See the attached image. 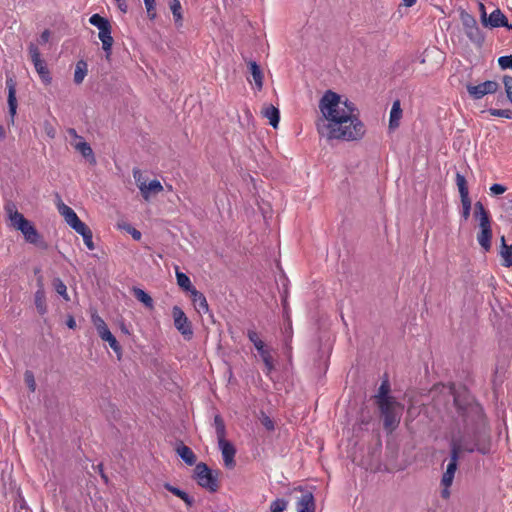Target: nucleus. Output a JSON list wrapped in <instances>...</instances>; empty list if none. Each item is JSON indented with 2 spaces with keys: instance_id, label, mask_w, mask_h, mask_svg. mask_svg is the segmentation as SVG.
<instances>
[{
  "instance_id": "nucleus-1",
  "label": "nucleus",
  "mask_w": 512,
  "mask_h": 512,
  "mask_svg": "<svg viewBox=\"0 0 512 512\" xmlns=\"http://www.w3.org/2000/svg\"><path fill=\"white\" fill-rule=\"evenodd\" d=\"M322 117L316 127L319 135L327 140L354 141L365 134L364 124L358 118L353 102L327 90L319 101Z\"/></svg>"
},
{
  "instance_id": "nucleus-2",
  "label": "nucleus",
  "mask_w": 512,
  "mask_h": 512,
  "mask_svg": "<svg viewBox=\"0 0 512 512\" xmlns=\"http://www.w3.org/2000/svg\"><path fill=\"white\" fill-rule=\"evenodd\" d=\"M4 210L11 226L22 233L26 242L41 247L45 246L40 233L37 231L33 223L26 219L24 215L17 210L14 203H7L4 206Z\"/></svg>"
},
{
  "instance_id": "nucleus-3",
  "label": "nucleus",
  "mask_w": 512,
  "mask_h": 512,
  "mask_svg": "<svg viewBox=\"0 0 512 512\" xmlns=\"http://www.w3.org/2000/svg\"><path fill=\"white\" fill-rule=\"evenodd\" d=\"M474 216L479 221V233L477 241L484 252L491 249L492 228L489 212L485 209L482 202L478 201L474 205Z\"/></svg>"
},
{
  "instance_id": "nucleus-4",
  "label": "nucleus",
  "mask_w": 512,
  "mask_h": 512,
  "mask_svg": "<svg viewBox=\"0 0 512 512\" xmlns=\"http://www.w3.org/2000/svg\"><path fill=\"white\" fill-rule=\"evenodd\" d=\"M383 417L384 429L388 433H392L400 424L404 407L398 401L383 403L378 405Z\"/></svg>"
},
{
  "instance_id": "nucleus-5",
  "label": "nucleus",
  "mask_w": 512,
  "mask_h": 512,
  "mask_svg": "<svg viewBox=\"0 0 512 512\" xmlns=\"http://www.w3.org/2000/svg\"><path fill=\"white\" fill-rule=\"evenodd\" d=\"M194 479L200 487L208 490L209 492H216L218 490L219 485L217 473H214L203 462L196 464L194 469Z\"/></svg>"
},
{
  "instance_id": "nucleus-6",
  "label": "nucleus",
  "mask_w": 512,
  "mask_h": 512,
  "mask_svg": "<svg viewBox=\"0 0 512 512\" xmlns=\"http://www.w3.org/2000/svg\"><path fill=\"white\" fill-rule=\"evenodd\" d=\"M247 337L253 343L265 365V374L269 375L275 368L271 349L260 339L259 334L254 329L247 331Z\"/></svg>"
},
{
  "instance_id": "nucleus-7",
  "label": "nucleus",
  "mask_w": 512,
  "mask_h": 512,
  "mask_svg": "<svg viewBox=\"0 0 512 512\" xmlns=\"http://www.w3.org/2000/svg\"><path fill=\"white\" fill-rule=\"evenodd\" d=\"M460 20L462 22L464 32L469 40L478 46H482L485 37L481 32L477 21L474 16L466 12L465 10L460 11Z\"/></svg>"
},
{
  "instance_id": "nucleus-8",
  "label": "nucleus",
  "mask_w": 512,
  "mask_h": 512,
  "mask_svg": "<svg viewBox=\"0 0 512 512\" xmlns=\"http://www.w3.org/2000/svg\"><path fill=\"white\" fill-rule=\"evenodd\" d=\"M466 89L472 99L479 100L487 94L496 93L499 89V84L496 81L487 80L478 85L468 84Z\"/></svg>"
},
{
  "instance_id": "nucleus-9",
  "label": "nucleus",
  "mask_w": 512,
  "mask_h": 512,
  "mask_svg": "<svg viewBox=\"0 0 512 512\" xmlns=\"http://www.w3.org/2000/svg\"><path fill=\"white\" fill-rule=\"evenodd\" d=\"M172 315L174 319L175 328L183 335L187 340H190L193 336V330L190 321L179 306H174L172 309Z\"/></svg>"
},
{
  "instance_id": "nucleus-10",
  "label": "nucleus",
  "mask_w": 512,
  "mask_h": 512,
  "mask_svg": "<svg viewBox=\"0 0 512 512\" xmlns=\"http://www.w3.org/2000/svg\"><path fill=\"white\" fill-rule=\"evenodd\" d=\"M459 453H460V446L456 443H453L452 448H451V458L447 465L446 471L444 472L442 479H441V484L443 486H451L452 485L454 475H455V472L457 469V461L459 458Z\"/></svg>"
},
{
  "instance_id": "nucleus-11",
  "label": "nucleus",
  "mask_w": 512,
  "mask_h": 512,
  "mask_svg": "<svg viewBox=\"0 0 512 512\" xmlns=\"http://www.w3.org/2000/svg\"><path fill=\"white\" fill-rule=\"evenodd\" d=\"M56 207L61 216L64 217L66 223L75 231L84 222L80 220L75 211L66 205L59 196H57Z\"/></svg>"
},
{
  "instance_id": "nucleus-12",
  "label": "nucleus",
  "mask_w": 512,
  "mask_h": 512,
  "mask_svg": "<svg viewBox=\"0 0 512 512\" xmlns=\"http://www.w3.org/2000/svg\"><path fill=\"white\" fill-rule=\"evenodd\" d=\"M482 24L486 27H491V28L505 27L508 30H512V24H508L506 16L498 8L495 9L489 15V17H486V21L482 22Z\"/></svg>"
},
{
  "instance_id": "nucleus-13",
  "label": "nucleus",
  "mask_w": 512,
  "mask_h": 512,
  "mask_svg": "<svg viewBox=\"0 0 512 512\" xmlns=\"http://www.w3.org/2000/svg\"><path fill=\"white\" fill-rule=\"evenodd\" d=\"M219 449L221 450L224 464L227 468H233L235 466V454L236 449L232 443L226 439L218 441Z\"/></svg>"
},
{
  "instance_id": "nucleus-14",
  "label": "nucleus",
  "mask_w": 512,
  "mask_h": 512,
  "mask_svg": "<svg viewBox=\"0 0 512 512\" xmlns=\"http://www.w3.org/2000/svg\"><path fill=\"white\" fill-rule=\"evenodd\" d=\"M297 512H315V499L312 492L303 491L296 503Z\"/></svg>"
},
{
  "instance_id": "nucleus-15",
  "label": "nucleus",
  "mask_w": 512,
  "mask_h": 512,
  "mask_svg": "<svg viewBox=\"0 0 512 512\" xmlns=\"http://www.w3.org/2000/svg\"><path fill=\"white\" fill-rule=\"evenodd\" d=\"M163 191L161 182L157 179L151 180L148 183H141L140 192L142 197L148 201L151 195H156Z\"/></svg>"
},
{
  "instance_id": "nucleus-16",
  "label": "nucleus",
  "mask_w": 512,
  "mask_h": 512,
  "mask_svg": "<svg viewBox=\"0 0 512 512\" xmlns=\"http://www.w3.org/2000/svg\"><path fill=\"white\" fill-rule=\"evenodd\" d=\"M74 149L79 152L91 165L96 164L94 152L88 142L83 139L77 142H72Z\"/></svg>"
},
{
  "instance_id": "nucleus-17",
  "label": "nucleus",
  "mask_w": 512,
  "mask_h": 512,
  "mask_svg": "<svg viewBox=\"0 0 512 512\" xmlns=\"http://www.w3.org/2000/svg\"><path fill=\"white\" fill-rule=\"evenodd\" d=\"M190 297L193 302V305L198 313L206 314L209 312V305L205 295L198 291L196 288L190 292Z\"/></svg>"
},
{
  "instance_id": "nucleus-18",
  "label": "nucleus",
  "mask_w": 512,
  "mask_h": 512,
  "mask_svg": "<svg viewBox=\"0 0 512 512\" xmlns=\"http://www.w3.org/2000/svg\"><path fill=\"white\" fill-rule=\"evenodd\" d=\"M34 302L38 313L45 315L47 313V304L44 285L41 279L38 280V289L34 294Z\"/></svg>"
},
{
  "instance_id": "nucleus-19",
  "label": "nucleus",
  "mask_w": 512,
  "mask_h": 512,
  "mask_svg": "<svg viewBox=\"0 0 512 512\" xmlns=\"http://www.w3.org/2000/svg\"><path fill=\"white\" fill-rule=\"evenodd\" d=\"M6 86L8 89V109L11 120L13 121L17 110V99L14 80L12 78H8L6 80Z\"/></svg>"
},
{
  "instance_id": "nucleus-20",
  "label": "nucleus",
  "mask_w": 512,
  "mask_h": 512,
  "mask_svg": "<svg viewBox=\"0 0 512 512\" xmlns=\"http://www.w3.org/2000/svg\"><path fill=\"white\" fill-rule=\"evenodd\" d=\"M98 37L100 41L102 42V49L106 53V57L109 58L112 52V46H113V37H112V27L111 25L107 28L101 29L99 31Z\"/></svg>"
},
{
  "instance_id": "nucleus-21",
  "label": "nucleus",
  "mask_w": 512,
  "mask_h": 512,
  "mask_svg": "<svg viewBox=\"0 0 512 512\" xmlns=\"http://www.w3.org/2000/svg\"><path fill=\"white\" fill-rule=\"evenodd\" d=\"M389 392H390V384H389L388 379H385L381 382V385L378 389V393L375 396L377 405L396 401V399L394 397L389 395Z\"/></svg>"
},
{
  "instance_id": "nucleus-22",
  "label": "nucleus",
  "mask_w": 512,
  "mask_h": 512,
  "mask_svg": "<svg viewBox=\"0 0 512 512\" xmlns=\"http://www.w3.org/2000/svg\"><path fill=\"white\" fill-rule=\"evenodd\" d=\"M28 50H29L31 61H32L37 73L46 69L47 65H46L45 61L43 59H41V55H40V51H39L38 47L34 43H30Z\"/></svg>"
},
{
  "instance_id": "nucleus-23",
  "label": "nucleus",
  "mask_w": 512,
  "mask_h": 512,
  "mask_svg": "<svg viewBox=\"0 0 512 512\" xmlns=\"http://www.w3.org/2000/svg\"><path fill=\"white\" fill-rule=\"evenodd\" d=\"M176 453L178 456L189 466H192L196 463V455L192 451V449L183 443H180L176 447Z\"/></svg>"
},
{
  "instance_id": "nucleus-24",
  "label": "nucleus",
  "mask_w": 512,
  "mask_h": 512,
  "mask_svg": "<svg viewBox=\"0 0 512 512\" xmlns=\"http://www.w3.org/2000/svg\"><path fill=\"white\" fill-rule=\"evenodd\" d=\"M499 254L502 258V265L504 267H511L512 266V244L508 245L506 244L505 237H501V247Z\"/></svg>"
},
{
  "instance_id": "nucleus-25",
  "label": "nucleus",
  "mask_w": 512,
  "mask_h": 512,
  "mask_svg": "<svg viewBox=\"0 0 512 512\" xmlns=\"http://www.w3.org/2000/svg\"><path fill=\"white\" fill-rule=\"evenodd\" d=\"M75 232L82 236L84 244L88 250L95 249V245L93 242V233L85 223H83L80 227L75 228Z\"/></svg>"
},
{
  "instance_id": "nucleus-26",
  "label": "nucleus",
  "mask_w": 512,
  "mask_h": 512,
  "mask_svg": "<svg viewBox=\"0 0 512 512\" xmlns=\"http://www.w3.org/2000/svg\"><path fill=\"white\" fill-rule=\"evenodd\" d=\"M262 113H263V116L269 120V124L273 128L278 127V124L280 121V112H279L278 108H276L273 105H268V106L264 107Z\"/></svg>"
},
{
  "instance_id": "nucleus-27",
  "label": "nucleus",
  "mask_w": 512,
  "mask_h": 512,
  "mask_svg": "<svg viewBox=\"0 0 512 512\" xmlns=\"http://www.w3.org/2000/svg\"><path fill=\"white\" fill-rule=\"evenodd\" d=\"M132 293L135 296V298L141 302L146 308L153 309L154 307V301L152 297L145 292L143 289L139 287H133Z\"/></svg>"
},
{
  "instance_id": "nucleus-28",
  "label": "nucleus",
  "mask_w": 512,
  "mask_h": 512,
  "mask_svg": "<svg viewBox=\"0 0 512 512\" xmlns=\"http://www.w3.org/2000/svg\"><path fill=\"white\" fill-rule=\"evenodd\" d=\"M402 116V109L400 102L397 100L393 103L390 111L389 127L390 129H396L399 126V121Z\"/></svg>"
},
{
  "instance_id": "nucleus-29",
  "label": "nucleus",
  "mask_w": 512,
  "mask_h": 512,
  "mask_svg": "<svg viewBox=\"0 0 512 512\" xmlns=\"http://www.w3.org/2000/svg\"><path fill=\"white\" fill-rule=\"evenodd\" d=\"M248 64L254 84L257 90L260 91L263 88V73L260 69V66L255 61H250Z\"/></svg>"
},
{
  "instance_id": "nucleus-30",
  "label": "nucleus",
  "mask_w": 512,
  "mask_h": 512,
  "mask_svg": "<svg viewBox=\"0 0 512 512\" xmlns=\"http://www.w3.org/2000/svg\"><path fill=\"white\" fill-rule=\"evenodd\" d=\"M458 410L463 417H465L464 422H467V419H470L473 415L477 417L482 416V408L479 405L468 404L465 407L458 406Z\"/></svg>"
},
{
  "instance_id": "nucleus-31",
  "label": "nucleus",
  "mask_w": 512,
  "mask_h": 512,
  "mask_svg": "<svg viewBox=\"0 0 512 512\" xmlns=\"http://www.w3.org/2000/svg\"><path fill=\"white\" fill-rule=\"evenodd\" d=\"M176 279L178 286L186 292H191L195 287L192 285L190 278L184 273L181 272L178 267H176Z\"/></svg>"
},
{
  "instance_id": "nucleus-32",
  "label": "nucleus",
  "mask_w": 512,
  "mask_h": 512,
  "mask_svg": "<svg viewBox=\"0 0 512 512\" xmlns=\"http://www.w3.org/2000/svg\"><path fill=\"white\" fill-rule=\"evenodd\" d=\"M88 72L87 63L84 60H79L76 63L75 72H74V82L76 84H81L86 77Z\"/></svg>"
},
{
  "instance_id": "nucleus-33",
  "label": "nucleus",
  "mask_w": 512,
  "mask_h": 512,
  "mask_svg": "<svg viewBox=\"0 0 512 512\" xmlns=\"http://www.w3.org/2000/svg\"><path fill=\"white\" fill-rule=\"evenodd\" d=\"M91 320H92V323L95 326V328L98 332V335L100 337H102V335H105L106 333L110 332L105 321L97 313H93L91 315Z\"/></svg>"
},
{
  "instance_id": "nucleus-34",
  "label": "nucleus",
  "mask_w": 512,
  "mask_h": 512,
  "mask_svg": "<svg viewBox=\"0 0 512 512\" xmlns=\"http://www.w3.org/2000/svg\"><path fill=\"white\" fill-rule=\"evenodd\" d=\"M213 425L216 431L217 440L226 439V427L220 415H215Z\"/></svg>"
},
{
  "instance_id": "nucleus-35",
  "label": "nucleus",
  "mask_w": 512,
  "mask_h": 512,
  "mask_svg": "<svg viewBox=\"0 0 512 512\" xmlns=\"http://www.w3.org/2000/svg\"><path fill=\"white\" fill-rule=\"evenodd\" d=\"M170 9L172 11L175 24L177 26H181L183 17H182V12H181L182 7H181L180 1L179 0H171L170 1Z\"/></svg>"
},
{
  "instance_id": "nucleus-36",
  "label": "nucleus",
  "mask_w": 512,
  "mask_h": 512,
  "mask_svg": "<svg viewBox=\"0 0 512 512\" xmlns=\"http://www.w3.org/2000/svg\"><path fill=\"white\" fill-rule=\"evenodd\" d=\"M456 185L459 190L460 198H468L469 197V190L467 181L464 175L457 173L456 174Z\"/></svg>"
},
{
  "instance_id": "nucleus-37",
  "label": "nucleus",
  "mask_w": 512,
  "mask_h": 512,
  "mask_svg": "<svg viewBox=\"0 0 512 512\" xmlns=\"http://www.w3.org/2000/svg\"><path fill=\"white\" fill-rule=\"evenodd\" d=\"M102 340L106 341L109 343L110 347L112 348V350L118 354V358H120L121 356V352H122V348L120 346V344L118 343L117 339L115 338V336L110 332L106 333L105 335H102V337H100Z\"/></svg>"
},
{
  "instance_id": "nucleus-38",
  "label": "nucleus",
  "mask_w": 512,
  "mask_h": 512,
  "mask_svg": "<svg viewBox=\"0 0 512 512\" xmlns=\"http://www.w3.org/2000/svg\"><path fill=\"white\" fill-rule=\"evenodd\" d=\"M89 22L91 25L95 26L98 28V30L100 31L101 29H104V28H107L108 26H110V22L107 18L99 15V14H93L90 18H89Z\"/></svg>"
},
{
  "instance_id": "nucleus-39",
  "label": "nucleus",
  "mask_w": 512,
  "mask_h": 512,
  "mask_svg": "<svg viewBox=\"0 0 512 512\" xmlns=\"http://www.w3.org/2000/svg\"><path fill=\"white\" fill-rule=\"evenodd\" d=\"M53 287L55 291L65 300L69 301L70 297L67 293V287L65 283L60 278H55L53 280Z\"/></svg>"
},
{
  "instance_id": "nucleus-40",
  "label": "nucleus",
  "mask_w": 512,
  "mask_h": 512,
  "mask_svg": "<svg viewBox=\"0 0 512 512\" xmlns=\"http://www.w3.org/2000/svg\"><path fill=\"white\" fill-rule=\"evenodd\" d=\"M288 507V501L283 498H277L270 504V511L271 512H283Z\"/></svg>"
},
{
  "instance_id": "nucleus-41",
  "label": "nucleus",
  "mask_w": 512,
  "mask_h": 512,
  "mask_svg": "<svg viewBox=\"0 0 512 512\" xmlns=\"http://www.w3.org/2000/svg\"><path fill=\"white\" fill-rule=\"evenodd\" d=\"M487 112L491 116L502 117V118H506V119H511L512 120V110L511 109L490 108V109L487 110Z\"/></svg>"
},
{
  "instance_id": "nucleus-42",
  "label": "nucleus",
  "mask_w": 512,
  "mask_h": 512,
  "mask_svg": "<svg viewBox=\"0 0 512 512\" xmlns=\"http://www.w3.org/2000/svg\"><path fill=\"white\" fill-rule=\"evenodd\" d=\"M24 380L30 392L36 391V381L32 371L26 370L24 373Z\"/></svg>"
},
{
  "instance_id": "nucleus-43",
  "label": "nucleus",
  "mask_w": 512,
  "mask_h": 512,
  "mask_svg": "<svg viewBox=\"0 0 512 512\" xmlns=\"http://www.w3.org/2000/svg\"><path fill=\"white\" fill-rule=\"evenodd\" d=\"M461 204H462V211H461V217L463 220H468L471 213V200L470 197L468 198H461Z\"/></svg>"
},
{
  "instance_id": "nucleus-44",
  "label": "nucleus",
  "mask_w": 512,
  "mask_h": 512,
  "mask_svg": "<svg viewBox=\"0 0 512 512\" xmlns=\"http://www.w3.org/2000/svg\"><path fill=\"white\" fill-rule=\"evenodd\" d=\"M148 17L153 20L156 17V2L155 0H143Z\"/></svg>"
},
{
  "instance_id": "nucleus-45",
  "label": "nucleus",
  "mask_w": 512,
  "mask_h": 512,
  "mask_svg": "<svg viewBox=\"0 0 512 512\" xmlns=\"http://www.w3.org/2000/svg\"><path fill=\"white\" fill-rule=\"evenodd\" d=\"M498 64L502 70L512 69V55L499 57Z\"/></svg>"
},
{
  "instance_id": "nucleus-46",
  "label": "nucleus",
  "mask_w": 512,
  "mask_h": 512,
  "mask_svg": "<svg viewBox=\"0 0 512 512\" xmlns=\"http://www.w3.org/2000/svg\"><path fill=\"white\" fill-rule=\"evenodd\" d=\"M503 84L505 87V91L507 94V97L509 101L512 103V77L511 76H504L503 77Z\"/></svg>"
},
{
  "instance_id": "nucleus-47",
  "label": "nucleus",
  "mask_w": 512,
  "mask_h": 512,
  "mask_svg": "<svg viewBox=\"0 0 512 512\" xmlns=\"http://www.w3.org/2000/svg\"><path fill=\"white\" fill-rule=\"evenodd\" d=\"M164 488L171 492L173 495L179 497L181 499V497H183V494L185 493V491L181 490L180 488L178 487H175L169 483H165L164 484Z\"/></svg>"
},
{
  "instance_id": "nucleus-48",
  "label": "nucleus",
  "mask_w": 512,
  "mask_h": 512,
  "mask_svg": "<svg viewBox=\"0 0 512 512\" xmlns=\"http://www.w3.org/2000/svg\"><path fill=\"white\" fill-rule=\"evenodd\" d=\"M506 190L507 188L504 185L498 183H495L490 187L491 194L496 196L503 194Z\"/></svg>"
},
{
  "instance_id": "nucleus-49",
  "label": "nucleus",
  "mask_w": 512,
  "mask_h": 512,
  "mask_svg": "<svg viewBox=\"0 0 512 512\" xmlns=\"http://www.w3.org/2000/svg\"><path fill=\"white\" fill-rule=\"evenodd\" d=\"M133 177L135 179L136 185L139 190H140L141 183H147V181L145 180V178L143 177V175L139 169L133 170Z\"/></svg>"
},
{
  "instance_id": "nucleus-50",
  "label": "nucleus",
  "mask_w": 512,
  "mask_h": 512,
  "mask_svg": "<svg viewBox=\"0 0 512 512\" xmlns=\"http://www.w3.org/2000/svg\"><path fill=\"white\" fill-rule=\"evenodd\" d=\"M38 74L44 84L48 85L51 83L52 77L50 75L48 68L44 69L43 71H40Z\"/></svg>"
},
{
  "instance_id": "nucleus-51",
  "label": "nucleus",
  "mask_w": 512,
  "mask_h": 512,
  "mask_svg": "<svg viewBox=\"0 0 512 512\" xmlns=\"http://www.w3.org/2000/svg\"><path fill=\"white\" fill-rule=\"evenodd\" d=\"M38 74L44 84L48 85L51 83L52 77L50 75L48 68L44 69L43 71H40Z\"/></svg>"
},
{
  "instance_id": "nucleus-52",
  "label": "nucleus",
  "mask_w": 512,
  "mask_h": 512,
  "mask_svg": "<svg viewBox=\"0 0 512 512\" xmlns=\"http://www.w3.org/2000/svg\"><path fill=\"white\" fill-rule=\"evenodd\" d=\"M261 423L268 431L274 430V422L269 416H263Z\"/></svg>"
},
{
  "instance_id": "nucleus-53",
  "label": "nucleus",
  "mask_w": 512,
  "mask_h": 512,
  "mask_svg": "<svg viewBox=\"0 0 512 512\" xmlns=\"http://www.w3.org/2000/svg\"><path fill=\"white\" fill-rule=\"evenodd\" d=\"M282 305H283V310H284V315L285 317L287 318L288 322H289V328H291V322H290V319H289V306H288V301H287V294H285L283 297H282Z\"/></svg>"
},
{
  "instance_id": "nucleus-54",
  "label": "nucleus",
  "mask_w": 512,
  "mask_h": 512,
  "mask_svg": "<svg viewBox=\"0 0 512 512\" xmlns=\"http://www.w3.org/2000/svg\"><path fill=\"white\" fill-rule=\"evenodd\" d=\"M127 231L131 234L132 238L136 241H139L142 237L141 232L133 227H129L127 229Z\"/></svg>"
},
{
  "instance_id": "nucleus-55",
  "label": "nucleus",
  "mask_w": 512,
  "mask_h": 512,
  "mask_svg": "<svg viewBox=\"0 0 512 512\" xmlns=\"http://www.w3.org/2000/svg\"><path fill=\"white\" fill-rule=\"evenodd\" d=\"M67 132L70 135V137L74 139V142H77V141H80L81 139H83L82 136L78 135L77 131L74 128H69L67 130Z\"/></svg>"
},
{
  "instance_id": "nucleus-56",
  "label": "nucleus",
  "mask_w": 512,
  "mask_h": 512,
  "mask_svg": "<svg viewBox=\"0 0 512 512\" xmlns=\"http://www.w3.org/2000/svg\"><path fill=\"white\" fill-rule=\"evenodd\" d=\"M181 499L186 503L187 506L192 507L194 505V499L188 494L184 493Z\"/></svg>"
},
{
  "instance_id": "nucleus-57",
  "label": "nucleus",
  "mask_w": 512,
  "mask_h": 512,
  "mask_svg": "<svg viewBox=\"0 0 512 512\" xmlns=\"http://www.w3.org/2000/svg\"><path fill=\"white\" fill-rule=\"evenodd\" d=\"M49 39H50V32H49V30H44L41 33V35H40V39H39L40 43L41 44H45V43H47L49 41Z\"/></svg>"
},
{
  "instance_id": "nucleus-58",
  "label": "nucleus",
  "mask_w": 512,
  "mask_h": 512,
  "mask_svg": "<svg viewBox=\"0 0 512 512\" xmlns=\"http://www.w3.org/2000/svg\"><path fill=\"white\" fill-rule=\"evenodd\" d=\"M479 10H480L481 22H485L487 13H486L485 5L482 2L479 3Z\"/></svg>"
},
{
  "instance_id": "nucleus-59",
  "label": "nucleus",
  "mask_w": 512,
  "mask_h": 512,
  "mask_svg": "<svg viewBox=\"0 0 512 512\" xmlns=\"http://www.w3.org/2000/svg\"><path fill=\"white\" fill-rule=\"evenodd\" d=\"M443 389H446L448 391L449 395L453 396L454 403L456 406H458V399L454 395L452 386H449V387L443 386Z\"/></svg>"
},
{
  "instance_id": "nucleus-60",
  "label": "nucleus",
  "mask_w": 512,
  "mask_h": 512,
  "mask_svg": "<svg viewBox=\"0 0 512 512\" xmlns=\"http://www.w3.org/2000/svg\"><path fill=\"white\" fill-rule=\"evenodd\" d=\"M116 3H117L118 8L122 12L125 13L127 11V4H126L125 0L116 1Z\"/></svg>"
},
{
  "instance_id": "nucleus-61",
  "label": "nucleus",
  "mask_w": 512,
  "mask_h": 512,
  "mask_svg": "<svg viewBox=\"0 0 512 512\" xmlns=\"http://www.w3.org/2000/svg\"><path fill=\"white\" fill-rule=\"evenodd\" d=\"M443 490L441 491V495L443 498L447 499L450 496V486H443Z\"/></svg>"
},
{
  "instance_id": "nucleus-62",
  "label": "nucleus",
  "mask_w": 512,
  "mask_h": 512,
  "mask_svg": "<svg viewBox=\"0 0 512 512\" xmlns=\"http://www.w3.org/2000/svg\"><path fill=\"white\" fill-rule=\"evenodd\" d=\"M67 326L70 328V329H74L76 327V321L75 319L70 316L67 320Z\"/></svg>"
},
{
  "instance_id": "nucleus-63",
  "label": "nucleus",
  "mask_w": 512,
  "mask_h": 512,
  "mask_svg": "<svg viewBox=\"0 0 512 512\" xmlns=\"http://www.w3.org/2000/svg\"><path fill=\"white\" fill-rule=\"evenodd\" d=\"M97 468H98V470H99V472H100V474H101L102 479L107 483V482H108V477H107V476L104 474V472H103V465H102V464H99V465L97 466Z\"/></svg>"
},
{
  "instance_id": "nucleus-64",
  "label": "nucleus",
  "mask_w": 512,
  "mask_h": 512,
  "mask_svg": "<svg viewBox=\"0 0 512 512\" xmlns=\"http://www.w3.org/2000/svg\"><path fill=\"white\" fill-rule=\"evenodd\" d=\"M417 0H402V3L405 7H412Z\"/></svg>"
}]
</instances>
